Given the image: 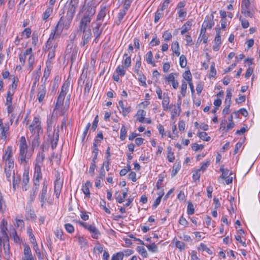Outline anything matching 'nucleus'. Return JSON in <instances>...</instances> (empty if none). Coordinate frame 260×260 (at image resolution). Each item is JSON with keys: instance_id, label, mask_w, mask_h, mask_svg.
<instances>
[{"instance_id": "f257e3e1", "label": "nucleus", "mask_w": 260, "mask_h": 260, "mask_svg": "<svg viewBox=\"0 0 260 260\" xmlns=\"http://www.w3.org/2000/svg\"><path fill=\"white\" fill-rule=\"evenodd\" d=\"M12 147L8 146L5 150V153L3 157L5 162V174L6 177L10 182L11 181V176L15 174L14 170V160L12 158Z\"/></svg>"}, {"instance_id": "f03ea898", "label": "nucleus", "mask_w": 260, "mask_h": 260, "mask_svg": "<svg viewBox=\"0 0 260 260\" xmlns=\"http://www.w3.org/2000/svg\"><path fill=\"white\" fill-rule=\"evenodd\" d=\"M70 84V81L66 80L62 85L60 92L57 99L55 108L53 109V112H55V110L59 109L62 106H63L65 96L69 90Z\"/></svg>"}, {"instance_id": "7ed1b4c3", "label": "nucleus", "mask_w": 260, "mask_h": 260, "mask_svg": "<svg viewBox=\"0 0 260 260\" xmlns=\"http://www.w3.org/2000/svg\"><path fill=\"white\" fill-rule=\"evenodd\" d=\"M19 151L21 161L26 162L30 157L31 154L28 152L26 141L23 136L20 138Z\"/></svg>"}, {"instance_id": "20e7f679", "label": "nucleus", "mask_w": 260, "mask_h": 260, "mask_svg": "<svg viewBox=\"0 0 260 260\" xmlns=\"http://www.w3.org/2000/svg\"><path fill=\"white\" fill-rule=\"evenodd\" d=\"M95 7L92 3L88 2L83 6L80 12L83 13V17L91 19L95 14Z\"/></svg>"}, {"instance_id": "39448f33", "label": "nucleus", "mask_w": 260, "mask_h": 260, "mask_svg": "<svg viewBox=\"0 0 260 260\" xmlns=\"http://www.w3.org/2000/svg\"><path fill=\"white\" fill-rule=\"evenodd\" d=\"M78 4L79 0H71L69 5L67 6L68 10L66 18L69 21L72 20Z\"/></svg>"}, {"instance_id": "423d86ee", "label": "nucleus", "mask_w": 260, "mask_h": 260, "mask_svg": "<svg viewBox=\"0 0 260 260\" xmlns=\"http://www.w3.org/2000/svg\"><path fill=\"white\" fill-rule=\"evenodd\" d=\"M39 199L41 202V207H43L45 204L46 202H48L51 204V202L47 201V183L46 181H44L43 183V188L39 194Z\"/></svg>"}, {"instance_id": "0eeeda50", "label": "nucleus", "mask_w": 260, "mask_h": 260, "mask_svg": "<svg viewBox=\"0 0 260 260\" xmlns=\"http://www.w3.org/2000/svg\"><path fill=\"white\" fill-rule=\"evenodd\" d=\"M78 52V48L74 45L73 42L69 44L67 47L66 53L71 55V61L76 60Z\"/></svg>"}, {"instance_id": "6e6552de", "label": "nucleus", "mask_w": 260, "mask_h": 260, "mask_svg": "<svg viewBox=\"0 0 260 260\" xmlns=\"http://www.w3.org/2000/svg\"><path fill=\"white\" fill-rule=\"evenodd\" d=\"M48 137L51 141V147L52 149H55L57 145L58 141L59 140V128L58 127L57 128H55L53 136L49 134Z\"/></svg>"}, {"instance_id": "1a4fd4ad", "label": "nucleus", "mask_w": 260, "mask_h": 260, "mask_svg": "<svg viewBox=\"0 0 260 260\" xmlns=\"http://www.w3.org/2000/svg\"><path fill=\"white\" fill-rule=\"evenodd\" d=\"M101 23L96 22L95 25L93 26L92 31L93 36L95 37L94 42L97 43L99 40V38L102 33L103 28H101Z\"/></svg>"}, {"instance_id": "9d476101", "label": "nucleus", "mask_w": 260, "mask_h": 260, "mask_svg": "<svg viewBox=\"0 0 260 260\" xmlns=\"http://www.w3.org/2000/svg\"><path fill=\"white\" fill-rule=\"evenodd\" d=\"M21 260H35V258L32 254L31 249L29 246H24L23 256Z\"/></svg>"}, {"instance_id": "9b49d317", "label": "nucleus", "mask_w": 260, "mask_h": 260, "mask_svg": "<svg viewBox=\"0 0 260 260\" xmlns=\"http://www.w3.org/2000/svg\"><path fill=\"white\" fill-rule=\"evenodd\" d=\"M91 20V19L82 17L80 21L78 31H84L85 29H87V26L90 23Z\"/></svg>"}, {"instance_id": "f8f14e48", "label": "nucleus", "mask_w": 260, "mask_h": 260, "mask_svg": "<svg viewBox=\"0 0 260 260\" xmlns=\"http://www.w3.org/2000/svg\"><path fill=\"white\" fill-rule=\"evenodd\" d=\"M83 32V35L82 37L83 41L81 42L80 45L81 46H85L86 45L91 37V29L89 28L87 29H85L84 31H81Z\"/></svg>"}, {"instance_id": "ddd939ff", "label": "nucleus", "mask_w": 260, "mask_h": 260, "mask_svg": "<svg viewBox=\"0 0 260 260\" xmlns=\"http://www.w3.org/2000/svg\"><path fill=\"white\" fill-rule=\"evenodd\" d=\"M41 166V165H35L34 173V178H35L34 184L35 185H37L39 183L40 179L42 178Z\"/></svg>"}, {"instance_id": "4468645a", "label": "nucleus", "mask_w": 260, "mask_h": 260, "mask_svg": "<svg viewBox=\"0 0 260 260\" xmlns=\"http://www.w3.org/2000/svg\"><path fill=\"white\" fill-rule=\"evenodd\" d=\"M46 93V89L45 85L44 84L41 85L38 88L37 94V99L39 103H41L43 101Z\"/></svg>"}, {"instance_id": "2eb2a0df", "label": "nucleus", "mask_w": 260, "mask_h": 260, "mask_svg": "<svg viewBox=\"0 0 260 260\" xmlns=\"http://www.w3.org/2000/svg\"><path fill=\"white\" fill-rule=\"evenodd\" d=\"M214 16L212 14L210 17L206 16L205 19L203 23V27L205 28H211L214 25V23L213 21Z\"/></svg>"}, {"instance_id": "dca6fc26", "label": "nucleus", "mask_w": 260, "mask_h": 260, "mask_svg": "<svg viewBox=\"0 0 260 260\" xmlns=\"http://www.w3.org/2000/svg\"><path fill=\"white\" fill-rule=\"evenodd\" d=\"M87 230L90 233L93 239H98L101 235L100 232L93 224H91Z\"/></svg>"}, {"instance_id": "f3484780", "label": "nucleus", "mask_w": 260, "mask_h": 260, "mask_svg": "<svg viewBox=\"0 0 260 260\" xmlns=\"http://www.w3.org/2000/svg\"><path fill=\"white\" fill-rule=\"evenodd\" d=\"M29 129L32 135H40L43 133V129L41 125H29Z\"/></svg>"}, {"instance_id": "a211bd4d", "label": "nucleus", "mask_w": 260, "mask_h": 260, "mask_svg": "<svg viewBox=\"0 0 260 260\" xmlns=\"http://www.w3.org/2000/svg\"><path fill=\"white\" fill-rule=\"evenodd\" d=\"M165 80L168 83L171 82L172 86L174 89L178 88L179 85L178 82L175 79V77L173 73L170 74L168 77H166Z\"/></svg>"}, {"instance_id": "6ab92c4d", "label": "nucleus", "mask_w": 260, "mask_h": 260, "mask_svg": "<svg viewBox=\"0 0 260 260\" xmlns=\"http://www.w3.org/2000/svg\"><path fill=\"white\" fill-rule=\"evenodd\" d=\"M164 97L163 98L162 101V106L163 107V109L165 111H166L168 109H171V106H173V105L169 106L170 103V99L167 94L165 93H164Z\"/></svg>"}, {"instance_id": "aec40b11", "label": "nucleus", "mask_w": 260, "mask_h": 260, "mask_svg": "<svg viewBox=\"0 0 260 260\" xmlns=\"http://www.w3.org/2000/svg\"><path fill=\"white\" fill-rule=\"evenodd\" d=\"M91 186V183L90 181H87L83 185L82 190L83 193L88 198L90 197V193L89 188Z\"/></svg>"}, {"instance_id": "412c9836", "label": "nucleus", "mask_w": 260, "mask_h": 260, "mask_svg": "<svg viewBox=\"0 0 260 260\" xmlns=\"http://www.w3.org/2000/svg\"><path fill=\"white\" fill-rule=\"evenodd\" d=\"M9 128V125L6 124L5 126H4L2 119H0V130L1 131V135L5 139L7 137V134H8Z\"/></svg>"}, {"instance_id": "4be33fe9", "label": "nucleus", "mask_w": 260, "mask_h": 260, "mask_svg": "<svg viewBox=\"0 0 260 260\" xmlns=\"http://www.w3.org/2000/svg\"><path fill=\"white\" fill-rule=\"evenodd\" d=\"M118 105L122 109V113L124 116L127 115L131 111V108L130 106L125 107L124 105L123 101H119L118 102Z\"/></svg>"}, {"instance_id": "5701e85b", "label": "nucleus", "mask_w": 260, "mask_h": 260, "mask_svg": "<svg viewBox=\"0 0 260 260\" xmlns=\"http://www.w3.org/2000/svg\"><path fill=\"white\" fill-rule=\"evenodd\" d=\"M3 247H4L5 257L6 259H9L10 257V245H9V241L7 242L6 240L4 239Z\"/></svg>"}, {"instance_id": "b1692460", "label": "nucleus", "mask_w": 260, "mask_h": 260, "mask_svg": "<svg viewBox=\"0 0 260 260\" xmlns=\"http://www.w3.org/2000/svg\"><path fill=\"white\" fill-rule=\"evenodd\" d=\"M62 182H54V193L57 198H58L61 190Z\"/></svg>"}, {"instance_id": "393cba45", "label": "nucleus", "mask_w": 260, "mask_h": 260, "mask_svg": "<svg viewBox=\"0 0 260 260\" xmlns=\"http://www.w3.org/2000/svg\"><path fill=\"white\" fill-rule=\"evenodd\" d=\"M42 151L40 152L37 155V156L36 158V164L41 165L44 160V158L45 157V154L44 153V147H42Z\"/></svg>"}, {"instance_id": "a878e982", "label": "nucleus", "mask_w": 260, "mask_h": 260, "mask_svg": "<svg viewBox=\"0 0 260 260\" xmlns=\"http://www.w3.org/2000/svg\"><path fill=\"white\" fill-rule=\"evenodd\" d=\"M106 6H101V9L97 15L96 22L103 20L106 16Z\"/></svg>"}, {"instance_id": "bb28decb", "label": "nucleus", "mask_w": 260, "mask_h": 260, "mask_svg": "<svg viewBox=\"0 0 260 260\" xmlns=\"http://www.w3.org/2000/svg\"><path fill=\"white\" fill-rule=\"evenodd\" d=\"M146 114V112L143 110H139L136 114L138 117L137 120L140 122H144Z\"/></svg>"}, {"instance_id": "cd10ccee", "label": "nucleus", "mask_w": 260, "mask_h": 260, "mask_svg": "<svg viewBox=\"0 0 260 260\" xmlns=\"http://www.w3.org/2000/svg\"><path fill=\"white\" fill-rule=\"evenodd\" d=\"M75 238L78 240V242L81 246V248L85 247L88 246V241L87 240L84 239L83 237L81 236H76Z\"/></svg>"}, {"instance_id": "c85d7f7f", "label": "nucleus", "mask_w": 260, "mask_h": 260, "mask_svg": "<svg viewBox=\"0 0 260 260\" xmlns=\"http://www.w3.org/2000/svg\"><path fill=\"white\" fill-rule=\"evenodd\" d=\"M173 52L175 53L176 55L178 56L180 53L179 52V46L177 41L173 42L171 46Z\"/></svg>"}, {"instance_id": "c756f323", "label": "nucleus", "mask_w": 260, "mask_h": 260, "mask_svg": "<svg viewBox=\"0 0 260 260\" xmlns=\"http://www.w3.org/2000/svg\"><path fill=\"white\" fill-rule=\"evenodd\" d=\"M10 236L11 238H12L14 241L16 243H20L21 242V240L19 238V236L17 234V233L15 229H13L12 231H11L10 233Z\"/></svg>"}, {"instance_id": "7c9ffc66", "label": "nucleus", "mask_w": 260, "mask_h": 260, "mask_svg": "<svg viewBox=\"0 0 260 260\" xmlns=\"http://www.w3.org/2000/svg\"><path fill=\"white\" fill-rule=\"evenodd\" d=\"M192 25L191 21H187L182 27V30L181 31V35L185 34L188 30L190 29Z\"/></svg>"}, {"instance_id": "2f4dec72", "label": "nucleus", "mask_w": 260, "mask_h": 260, "mask_svg": "<svg viewBox=\"0 0 260 260\" xmlns=\"http://www.w3.org/2000/svg\"><path fill=\"white\" fill-rule=\"evenodd\" d=\"M124 56L125 57V58L123 61V67L128 68L131 66V57L126 53L124 54Z\"/></svg>"}, {"instance_id": "473e14b6", "label": "nucleus", "mask_w": 260, "mask_h": 260, "mask_svg": "<svg viewBox=\"0 0 260 260\" xmlns=\"http://www.w3.org/2000/svg\"><path fill=\"white\" fill-rule=\"evenodd\" d=\"M167 158L170 162H173L175 159V156L174 153L172 152V149L171 146H168L167 147Z\"/></svg>"}, {"instance_id": "72a5a7b5", "label": "nucleus", "mask_w": 260, "mask_h": 260, "mask_svg": "<svg viewBox=\"0 0 260 260\" xmlns=\"http://www.w3.org/2000/svg\"><path fill=\"white\" fill-rule=\"evenodd\" d=\"M40 135H32V147L35 148L39 145V136Z\"/></svg>"}, {"instance_id": "f704fd0d", "label": "nucleus", "mask_w": 260, "mask_h": 260, "mask_svg": "<svg viewBox=\"0 0 260 260\" xmlns=\"http://www.w3.org/2000/svg\"><path fill=\"white\" fill-rule=\"evenodd\" d=\"M153 54L151 51L148 52L146 54V61L148 64H151L153 67H155L156 64L152 61Z\"/></svg>"}, {"instance_id": "c9c22d12", "label": "nucleus", "mask_w": 260, "mask_h": 260, "mask_svg": "<svg viewBox=\"0 0 260 260\" xmlns=\"http://www.w3.org/2000/svg\"><path fill=\"white\" fill-rule=\"evenodd\" d=\"M52 12L53 8L49 6L44 13L43 17V20H46L52 14Z\"/></svg>"}, {"instance_id": "e433bc0d", "label": "nucleus", "mask_w": 260, "mask_h": 260, "mask_svg": "<svg viewBox=\"0 0 260 260\" xmlns=\"http://www.w3.org/2000/svg\"><path fill=\"white\" fill-rule=\"evenodd\" d=\"M11 179L13 182V188L15 189L16 186H18L20 182V176L14 174L11 176Z\"/></svg>"}, {"instance_id": "4c0bfd02", "label": "nucleus", "mask_w": 260, "mask_h": 260, "mask_svg": "<svg viewBox=\"0 0 260 260\" xmlns=\"http://www.w3.org/2000/svg\"><path fill=\"white\" fill-rule=\"evenodd\" d=\"M137 251L143 257H147L148 253L146 249L143 246H138L137 247Z\"/></svg>"}, {"instance_id": "58836bf2", "label": "nucleus", "mask_w": 260, "mask_h": 260, "mask_svg": "<svg viewBox=\"0 0 260 260\" xmlns=\"http://www.w3.org/2000/svg\"><path fill=\"white\" fill-rule=\"evenodd\" d=\"M64 18L63 17H61L56 25V29L57 30H60L61 31L62 30L64 24Z\"/></svg>"}, {"instance_id": "ea45409f", "label": "nucleus", "mask_w": 260, "mask_h": 260, "mask_svg": "<svg viewBox=\"0 0 260 260\" xmlns=\"http://www.w3.org/2000/svg\"><path fill=\"white\" fill-rule=\"evenodd\" d=\"M124 253L123 252H118L114 254L111 260H123Z\"/></svg>"}, {"instance_id": "a19ab883", "label": "nucleus", "mask_w": 260, "mask_h": 260, "mask_svg": "<svg viewBox=\"0 0 260 260\" xmlns=\"http://www.w3.org/2000/svg\"><path fill=\"white\" fill-rule=\"evenodd\" d=\"M145 245L147 247L149 251L152 252H157V246L154 243L151 244H145Z\"/></svg>"}, {"instance_id": "79ce46f5", "label": "nucleus", "mask_w": 260, "mask_h": 260, "mask_svg": "<svg viewBox=\"0 0 260 260\" xmlns=\"http://www.w3.org/2000/svg\"><path fill=\"white\" fill-rule=\"evenodd\" d=\"M14 93V91L11 92L10 90H8L7 91V97H6V102L5 104H12Z\"/></svg>"}, {"instance_id": "37998d69", "label": "nucleus", "mask_w": 260, "mask_h": 260, "mask_svg": "<svg viewBox=\"0 0 260 260\" xmlns=\"http://www.w3.org/2000/svg\"><path fill=\"white\" fill-rule=\"evenodd\" d=\"M27 234H28V236L29 237L31 243L32 244H35L36 243H37V241H36V238L35 237V236L32 234V229L30 228H29L27 229Z\"/></svg>"}, {"instance_id": "c03bdc74", "label": "nucleus", "mask_w": 260, "mask_h": 260, "mask_svg": "<svg viewBox=\"0 0 260 260\" xmlns=\"http://www.w3.org/2000/svg\"><path fill=\"white\" fill-rule=\"evenodd\" d=\"M92 86L91 80L88 79L86 81L84 87V94L88 93Z\"/></svg>"}, {"instance_id": "a18cd8bd", "label": "nucleus", "mask_w": 260, "mask_h": 260, "mask_svg": "<svg viewBox=\"0 0 260 260\" xmlns=\"http://www.w3.org/2000/svg\"><path fill=\"white\" fill-rule=\"evenodd\" d=\"M29 182L28 175H26L23 176V179L22 182V189L23 190H26L27 189V183Z\"/></svg>"}, {"instance_id": "49530a36", "label": "nucleus", "mask_w": 260, "mask_h": 260, "mask_svg": "<svg viewBox=\"0 0 260 260\" xmlns=\"http://www.w3.org/2000/svg\"><path fill=\"white\" fill-rule=\"evenodd\" d=\"M232 96V93L231 89H227L226 90V99L225 100V104H231V98Z\"/></svg>"}, {"instance_id": "de8ad7c7", "label": "nucleus", "mask_w": 260, "mask_h": 260, "mask_svg": "<svg viewBox=\"0 0 260 260\" xmlns=\"http://www.w3.org/2000/svg\"><path fill=\"white\" fill-rule=\"evenodd\" d=\"M127 133V129L126 127L123 125L121 128L120 130V139L121 141H123L125 139L126 137Z\"/></svg>"}, {"instance_id": "09e8293b", "label": "nucleus", "mask_w": 260, "mask_h": 260, "mask_svg": "<svg viewBox=\"0 0 260 260\" xmlns=\"http://www.w3.org/2000/svg\"><path fill=\"white\" fill-rule=\"evenodd\" d=\"M116 73L121 76H124L125 74V71L123 66H119L117 67L115 71Z\"/></svg>"}, {"instance_id": "8fccbe9b", "label": "nucleus", "mask_w": 260, "mask_h": 260, "mask_svg": "<svg viewBox=\"0 0 260 260\" xmlns=\"http://www.w3.org/2000/svg\"><path fill=\"white\" fill-rule=\"evenodd\" d=\"M56 46L57 44L55 43L54 41L48 40L47 42L46 43L45 50L50 49L51 48H56Z\"/></svg>"}, {"instance_id": "3c124183", "label": "nucleus", "mask_w": 260, "mask_h": 260, "mask_svg": "<svg viewBox=\"0 0 260 260\" xmlns=\"http://www.w3.org/2000/svg\"><path fill=\"white\" fill-rule=\"evenodd\" d=\"M183 77L188 82H191L192 75L189 70L186 71L183 74Z\"/></svg>"}, {"instance_id": "603ef678", "label": "nucleus", "mask_w": 260, "mask_h": 260, "mask_svg": "<svg viewBox=\"0 0 260 260\" xmlns=\"http://www.w3.org/2000/svg\"><path fill=\"white\" fill-rule=\"evenodd\" d=\"M180 65L181 68H185L187 64V59L185 55H181L179 58Z\"/></svg>"}, {"instance_id": "864d4df0", "label": "nucleus", "mask_w": 260, "mask_h": 260, "mask_svg": "<svg viewBox=\"0 0 260 260\" xmlns=\"http://www.w3.org/2000/svg\"><path fill=\"white\" fill-rule=\"evenodd\" d=\"M60 32V30H57L55 28L51 32L48 40L54 41L55 37L57 36H59Z\"/></svg>"}, {"instance_id": "5fc2aeb1", "label": "nucleus", "mask_w": 260, "mask_h": 260, "mask_svg": "<svg viewBox=\"0 0 260 260\" xmlns=\"http://www.w3.org/2000/svg\"><path fill=\"white\" fill-rule=\"evenodd\" d=\"M163 15L164 12L162 11H160L158 9V10L155 14L154 20V22L157 23L159 20V19L163 16Z\"/></svg>"}, {"instance_id": "6e6d98bb", "label": "nucleus", "mask_w": 260, "mask_h": 260, "mask_svg": "<svg viewBox=\"0 0 260 260\" xmlns=\"http://www.w3.org/2000/svg\"><path fill=\"white\" fill-rule=\"evenodd\" d=\"M138 76L139 81L142 83V85L146 87L147 84L146 83V77L141 74V72H139V74H137Z\"/></svg>"}, {"instance_id": "4d7b16f0", "label": "nucleus", "mask_w": 260, "mask_h": 260, "mask_svg": "<svg viewBox=\"0 0 260 260\" xmlns=\"http://www.w3.org/2000/svg\"><path fill=\"white\" fill-rule=\"evenodd\" d=\"M198 135L204 141H209L211 139L210 137L207 136V134L206 132H200Z\"/></svg>"}, {"instance_id": "13d9d810", "label": "nucleus", "mask_w": 260, "mask_h": 260, "mask_svg": "<svg viewBox=\"0 0 260 260\" xmlns=\"http://www.w3.org/2000/svg\"><path fill=\"white\" fill-rule=\"evenodd\" d=\"M220 28H217L216 29V36L214 39V43L215 44H221V38H220Z\"/></svg>"}, {"instance_id": "bf43d9fd", "label": "nucleus", "mask_w": 260, "mask_h": 260, "mask_svg": "<svg viewBox=\"0 0 260 260\" xmlns=\"http://www.w3.org/2000/svg\"><path fill=\"white\" fill-rule=\"evenodd\" d=\"M187 214L188 215H192L194 212V209L193 207V205L191 202H188V205H187Z\"/></svg>"}, {"instance_id": "052dcab7", "label": "nucleus", "mask_w": 260, "mask_h": 260, "mask_svg": "<svg viewBox=\"0 0 260 260\" xmlns=\"http://www.w3.org/2000/svg\"><path fill=\"white\" fill-rule=\"evenodd\" d=\"M55 48H51L50 49L45 50L46 51H47L48 52V56L49 58L53 59L55 57Z\"/></svg>"}, {"instance_id": "680f3d73", "label": "nucleus", "mask_w": 260, "mask_h": 260, "mask_svg": "<svg viewBox=\"0 0 260 260\" xmlns=\"http://www.w3.org/2000/svg\"><path fill=\"white\" fill-rule=\"evenodd\" d=\"M241 13L243 14L246 17H249L252 18L253 16V14L249 11V8L241 9Z\"/></svg>"}, {"instance_id": "e2e57ef3", "label": "nucleus", "mask_w": 260, "mask_h": 260, "mask_svg": "<svg viewBox=\"0 0 260 260\" xmlns=\"http://www.w3.org/2000/svg\"><path fill=\"white\" fill-rule=\"evenodd\" d=\"M162 37L165 41H168L172 39V35L171 32L167 30L163 34Z\"/></svg>"}, {"instance_id": "0e129e2a", "label": "nucleus", "mask_w": 260, "mask_h": 260, "mask_svg": "<svg viewBox=\"0 0 260 260\" xmlns=\"http://www.w3.org/2000/svg\"><path fill=\"white\" fill-rule=\"evenodd\" d=\"M66 231L70 234L73 233L74 232V228L73 225L70 223H66L64 225Z\"/></svg>"}, {"instance_id": "69168bd1", "label": "nucleus", "mask_w": 260, "mask_h": 260, "mask_svg": "<svg viewBox=\"0 0 260 260\" xmlns=\"http://www.w3.org/2000/svg\"><path fill=\"white\" fill-rule=\"evenodd\" d=\"M175 245L177 248L180 249V251L185 249V244L183 242L177 241L176 242Z\"/></svg>"}, {"instance_id": "338daca9", "label": "nucleus", "mask_w": 260, "mask_h": 260, "mask_svg": "<svg viewBox=\"0 0 260 260\" xmlns=\"http://www.w3.org/2000/svg\"><path fill=\"white\" fill-rule=\"evenodd\" d=\"M239 19L241 22V25L243 28H247L249 27V23L248 20L245 19H242L241 17H240Z\"/></svg>"}, {"instance_id": "774afa93", "label": "nucleus", "mask_w": 260, "mask_h": 260, "mask_svg": "<svg viewBox=\"0 0 260 260\" xmlns=\"http://www.w3.org/2000/svg\"><path fill=\"white\" fill-rule=\"evenodd\" d=\"M187 83L185 82H183L181 86V93L183 96L185 95Z\"/></svg>"}]
</instances>
